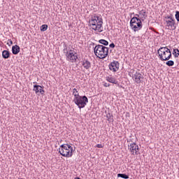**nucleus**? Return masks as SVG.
Returning <instances> with one entry per match:
<instances>
[{"label": "nucleus", "mask_w": 179, "mask_h": 179, "mask_svg": "<svg viewBox=\"0 0 179 179\" xmlns=\"http://www.w3.org/2000/svg\"><path fill=\"white\" fill-rule=\"evenodd\" d=\"M103 86H104V87H110V86H111V84L107 83H103Z\"/></svg>", "instance_id": "obj_27"}, {"label": "nucleus", "mask_w": 179, "mask_h": 179, "mask_svg": "<svg viewBox=\"0 0 179 179\" xmlns=\"http://www.w3.org/2000/svg\"><path fill=\"white\" fill-rule=\"evenodd\" d=\"M18 179H24V178H18Z\"/></svg>", "instance_id": "obj_33"}, {"label": "nucleus", "mask_w": 179, "mask_h": 179, "mask_svg": "<svg viewBox=\"0 0 179 179\" xmlns=\"http://www.w3.org/2000/svg\"><path fill=\"white\" fill-rule=\"evenodd\" d=\"M117 178H124V179H128L129 178V175H127L125 173H118L117 174Z\"/></svg>", "instance_id": "obj_19"}, {"label": "nucleus", "mask_w": 179, "mask_h": 179, "mask_svg": "<svg viewBox=\"0 0 179 179\" xmlns=\"http://www.w3.org/2000/svg\"><path fill=\"white\" fill-rule=\"evenodd\" d=\"M99 43L100 44H102V45H103L104 47L108 45V41H106V39H101L99 41Z\"/></svg>", "instance_id": "obj_20"}, {"label": "nucleus", "mask_w": 179, "mask_h": 179, "mask_svg": "<svg viewBox=\"0 0 179 179\" xmlns=\"http://www.w3.org/2000/svg\"><path fill=\"white\" fill-rule=\"evenodd\" d=\"M73 148L69 144H62L59 148V153L63 157H72Z\"/></svg>", "instance_id": "obj_3"}, {"label": "nucleus", "mask_w": 179, "mask_h": 179, "mask_svg": "<svg viewBox=\"0 0 179 179\" xmlns=\"http://www.w3.org/2000/svg\"><path fill=\"white\" fill-rule=\"evenodd\" d=\"M133 78L136 83H137L138 85H139V83H142L141 79H143V76H142V74L141 73L136 72L134 74Z\"/></svg>", "instance_id": "obj_11"}, {"label": "nucleus", "mask_w": 179, "mask_h": 179, "mask_svg": "<svg viewBox=\"0 0 179 179\" xmlns=\"http://www.w3.org/2000/svg\"><path fill=\"white\" fill-rule=\"evenodd\" d=\"M47 29H48V25L47 24H43L41 27V31H46Z\"/></svg>", "instance_id": "obj_24"}, {"label": "nucleus", "mask_w": 179, "mask_h": 179, "mask_svg": "<svg viewBox=\"0 0 179 179\" xmlns=\"http://www.w3.org/2000/svg\"><path fill=\"white\" fill-rule=\"evenodd\" d=\"M173 55H174L175 58H178V57H179L178 48L173 49Z\"/></svg>", "instance_id": "obj_21"}, {"label": "nucleus", "mask_w": 179, "mask_h": 179, "mask_svg": "<svg viewBox=\"0 0 179 179\" xmlns=\"http://www.w3.org/2000/svg\"><path fill=\"white\" fill-rule=\"evenodd\" d=\"M165 19H166V20H170V18H165Z\"/></svg>", "instance_id": "obj_32"}, {"label": "nucleus", "mask_w": 179, "mask_h": 179, "mask_svg": "<svg viewBox=\"0 0 179 179\" xmlns=\"http://www.w3.org/2000/svg\"><path fill=\"white\" fill-rule=\"evenodd\" d=\"M81 63L85 69L89 70L92 68V63L87 59H83Z\"/></svg>", "instance_id": "obj_12"}, {"label": "nucleus", "mask_w": 179, "mask_h": 179, "mask_svg": "<svg viewBox=\"0 0 179 179\" xmlns=\"http://www.w3.org/2000/svg\"><path fill=\"white\" fill-rule=\"evenodd\" d=\"M107 82H109L110 83H113V85H118V81L115 80V78H113L111 76H107L106 77Z\"/></svg>", "instance_id": "obj_17"}, {"label": "nucleus", "mask_w": 179, "mask_h": 179, "mask_svg": "<svg viewBox=\"0 0 179 179\" xmlns=\"http://www.w3.org/2000/svg\"><path fill=\"white\" fill-rule=\"evenodd\" d=\"M129 151L134 155H138V150H139V146L136 143H131L129 145Z\"/></svg>", "instance_id": "obj_9"}, {"label": "nucleus", "mask_w": 179, "mask_h": 179, "mask_svg": "<svg viewBox=\"0 0 179 179\" xmlns=\"http://www.w3.org/2000/svg\"><path fill=\"white\" fill-rule=\"evenodd\" d=\"M34 92H35L36 94L37 93H40V94L42 95L44 94V93H45V91L43 90V87H41V85H34Z\"/></svg>", "instance_id": "obj_13"}, {"label": "nucleus", "mask_w": 179, "mask_h": 179, "mask_svg": "<svg viewBox=\"0 0 179 179\" xmlns=\"http://www.w3.org/2000/svg\"><path fill=\"white\" fill-rule=\"evenodd\" d=\"M145 13H146V11H145L144 10H141V11H139V15H141L142 17H145Z\"/></svg>", "instance_id": "obj_26"}, {"label": "nucleus", "mask_w": 179, "mask_h": 179, "mask_svg": "<svg viewBox=\"0 0 179 179\" xmlns=\"http://www.w3.org/2000/svg\"><path fill=\"white\" fill-rule=\"evenodd\" d=\"M106 117H107L108 121H109V122H114V116L113 115V114L108 113L106 115Z\"/></svg>", "instance_id": "obj_18"}, {"label": "nucleus", "mask_w": 179, "mask_h": 179, "mask_svg": "<svg viewBox=\"0 0 179 179\" xmlns=\"http://www.w3.org/2000/svg\"><path fill=\"white\" fill-rule=\"evenodd\" d=\"M175 17H176L177 22H179V11L178 10L176 11Z\"/></svg>", "instance_id": "obj_25"}, {"label": "nucleus", "mask_w": 179, "mask_h": 179, "mask_svg": "<svg viewBox=\"0 0 179 179\" xmlns=\"http://www.w3.org/2000/svg\"><path fill=\"white\" fill-rule=\"evenodd\" d=\"M135 16L139 19V14H136Z\"/></svg>", "instance_id": "obj_31"}, {"label": "nucleus", "mask_w": 179, "mask_h": 179, "mask_svg": "<svg viewBox=\"0 0 179 179\" xmlns=\"http://www.w3.org/2000/svg\"><path fill=\"white\" fill-rule=\"evenodd\" d=\"M157 54L161 61H169L171 59V50L167 47H161L157 50Z\"/></svg>", "instance_id": "obj_2"}, {"label": "nucleus", "mask_w": 179, "mask_h": 179, "mask_svg": "<svg viewBox=\"0 0 179 179\" xmlns=\"http://www.w3.org/2000/svg\"><path fill=\"white\" fill-rule=\"evenodd\" d=\"M93 19H96V22H98V27L99 29H101L103 26V18L99 17V16H94L92 17Z\"/></svg>", "instance_id": "obj_16"}, {"label": "nucleus", "mask_w": 179, "mask_h": 179, "mask_svg": "<svg viewBox=\"0 0 179 179\" xmlns=\"http://www.w3.org/2000/svg\"><path fill=\"white\" fill-rule=\"evenodd\" d=\"M11 51L14 55H17L20 52V47L17 45H13Z\"/></svg>", "instance_id": "obj_14"}, {"label": "nucleus", "mask_w": 179, "mask_h": 179, "mask_svg": "<svg viewBox=\"0 0 179 179\" xmlns=\"http://www.w3.org/2000/svg\"><path fill=\"white\" fill-rule=\"evenodd\" d=\"M7 44H8V45L10 46V45H12V44H13V41H12V40L9 39L8 43Z\"/></svg>", "instance_id": "obj_29"}, {"label": "nucleus", "mask_w": 179, "mask_h": 179, "mask_svg": "<svg viewBox=\"0 0 179 179\" xmlns=\"http://www.w3.org/2000/svg\"><path fill=\"white\" fill-rule=\"evenodd\" d=\"M10 55H12V53H10V52H9V50H3L2 51V58H3V59H8L10 58Z\"/></svg>", "instance_id": "obj_15"}, {"label": "nucleus", "mask_w": 179, "mask_h": 179, "mask_svg": "<svg viewBox=\"0 0 179 179\" xmlns=\"http://www.w3.org/2000/svg\"><path fill=\"white\" fill-rule=\"evenodd\" d=\"M166 65H167V66H174V61L167 60V62H166Z\"/></svg>", "instance_id": "obj_22"}, {"label": "nucleus", "mask_w": 179, "mask_h": 179, "mask_svg": "<svg viewBox=\"0 0 179 179\" xmlns=\"http://www.w3.org/2000/svg\"><path fill=\"white\" fill-rule=\"evenodd\" d=\"M165 19H170L166 20V27H168L169 30H176L177 29V27H176V20L173 17L166 16Z\"/></svg>", "instance_id": "obj_7"}, {"label": "nucleus", "mask_w": 179, "mask_h": 179, "mask_svg": "<svg viewBox=\"0 0 179 179\" xmlns=\"http://www.w3.org/2000/svg\"><path fill=\"white\" fill-rule=\"evenodd\" d=\"M130 27L134 31H138L142 29V20L138 17H133L130 20Z\"/></svg>", "instance_id": "obj_5"}, {"label": "nucleus", "mask_w": 179, "mask_h": 179, "mask_svg": "<svg viewBox=\"0 0 179 179\" xmlns=\"http://www.w3.org/2000/svg\"><path fill=\"white\" fill-rule=\"evenodd\" d=\"M109 47L110 48H115V44H114V43H112L109 45Z\"/></svg>", "instance_id": "obj_28"}, {"label": "nucleus", "mask_w": 179, "mask_h": 179, "mask_svg": "<svg viewBox=\"0 0 179 179\" xmlns=\"http://www.w3.org/2000/svg\"><path fill=\"white\" fill-rule=\"evenodd\" d=\"M90 23L92 26H93L94 27H92L93 30H99V33H101V31H103V30H101V29H99V21L96 20V18H93L92 17L91 18V21H90Z\"/></svg>", "instance_id": "obj_10"}, {"label": "nucleus", "mask_w": 179, "mask_h": 179, "mask_svg": "<svg viewBox=\"0 0 179 179\" xmlns=\"http://www.w3.org/2000/svg\"><path fill=\"white\" fill-rule=\"evenodd\" d=\"M73 103L80 108H85L87 103H89V99L85 95L84 96H77L76 98H73Z\"/></svg>", "instance_id": "obj_4"}, {"label": "nucleus", "mask_w": 179, "mask_h": 179, "mask_svg": "<svg viewBox=\"0 0 179 179\" xmlns=\"http://www.w3.org/2000/svg\"><path fill=\"white\" fill-rule=\"evenodd\" d=\"M73 94L74 96V99H76V96H80L79 95V92H78V90L76 88H74L73 90Z\"/></svg>", "instance_id": "obj_23"}, {"label": "nucleus", "mask_w": 179, "mask_h": 179, "mask_svg": "<svg viewBox=\"0 0 179 179\" xmlns=\"http://www.w3.org/2000/svg\"><path fill=\"white\" fill-rule=\"evenodd\" d=\"M109 69L112 71V72H117L118 69H120V62L117 61H113L109 64Z\"/></svg>", "instance_id": "obj_8"}, {"label": "nucleus", "mask_w": 179, "mask_h": 179, "mask_svg": "<svg viewBox=\"0 0 179 179\" xmlns=\"http://www.w3.org/2000/svg\"><path fill=\"white\" fill-rule=\"evenodd\" d=\"M108 50H110V48L103 45H96L94 48V52L98 58L104 59V58H107L108 56Z\"/></svg>", "instance_id": "obj_1"}, {"label": "nucleus", "mask_w": 179, "mask_h": 179, "mask_svg": "<svg viewBox=\"0 0 179 179\" xmlns=\"http://www.w3.org/2000/svg\"><path fill=\"white\" fill-rule=\"evenodd\" d=\"M65 47L66 48L64 49V53H66V60L69 61V62H76V60L78 59V55H76V53H73V50H72L66 51V50H68V48H66V45H65Z\"/></svg>", "instance_id": "obj_6"}, {"label": "nucleus", "mask_w": 179, "mask_h": 179, "mask_svg": "<svg viewBox=\"0 0 179 179\" xmlns=\"http://www.w3.org/2000/svg\"><path fill=\"white\" fill-rule=\"evenodd\" d=\"M96 148H99V149H101V148H103V145H101V144H97V145H96Z\"/></svg>", "instance_id": "obj_30"}]
</instances>
